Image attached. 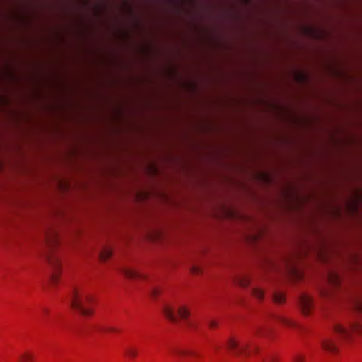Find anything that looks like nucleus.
<instances>
[{
  "instance_id": "nucleus-23",
  "label": "nucleus",
  "mask_w": 362,
  "mask_h": 362,
  "mask_svg": "<svg viewBox=\"0 0 362 362\" xmlns=\"http://www.w3.org/2000/svg\"><path fill=\"white\" fill-rule=\"evenodd\" d=\"M158 293H159V290L158 288H153L151 291V296L153 298H156L157 296V295H158Z\"/></svg>"
},
{
  "instance_id": "nucleus-21",
  "label": "nucleus",
  "mask_w": 362,
  "mask_h": 362,
  "mask_svg": "<svg viewBox=\"0 0 362 362\" xmlns=\"http://www.w3.org/2000/svg\"><path fill=\"white\" fill-rule=\"evenodd\" d=\"M268 332H269V329H267V328H259L257 330L256 334H260V335H264V334H266Z\"/></svg>"
},
{
  "instance_id": "nucleus-8",
  "label": "nucleus",
  "mask_w": 362,
  "mask_h": 362,
  "mask_svg": "<svg viewBox=\"0 0 362 362\" xmlns=\"http://www.w3.org/2000/svg\"><path fill=\"white\" fill-rule=\"evenodd\" d=\"M328 281L332 287L337 288L341 284V278L337 274L332 272L328 275Z\"/></svg>"
},
{
  "instance_id": "nucleus-11",
  "label": "nucleus",
  "mask_w": 362,
  "mask_h": 362,
  "mask_svg": "<svg viewBox=\"0 0 362 362\" xmlns=\"http://www.w3.org/2000/svg\"><path fill=\"white\" fill-rule=\"evenodd\" d=\"M124 272L125 276L130 279H136L141 277V274H140L139 272L132 269H126Z\"/></svg>"
},
{
  "instance_id": "nucleus-1",
  "label": "nucleus",
  "mask_w": 362,
  "mask_h": 362,
  "mask_svg": "<svg viewBox=\"0 0 362 362\" xmlns=\"http://www.w3.org/2000/svg\"><path fill=\"white\" fill-rule=\"evenodd\" d=\"M69 303L73 310L83 317L93 314L92 308L93 297L84 289L73 287L69 293Z\"/></svg>"
},
{
  "instance_id": "nucleus-6",
  "label": "nucleus",
  "mask_w": 362,
  "mask_h": 362,
  "mask_svg": "<svg viewBox=\"0 0 362 362\" xmlns=\"http://www.w3.org/2000/svg\"><path fill=\"white\" fill-rule=\"evenodd\" d=\"M163 313L173 322H176L178 317L187 319L189 315V312L185 307H180L176 314L174 309L168 305L163 306Z\"/></svg>"
},
{
  "instance_id": "nucleus-2",
  "label": "nucleus",
  "mask_w": 362,
  "mask_h": 362,
  "mask_svg": "<svg viewBox=\"0 0 362 362\" xmlns=\"http://www.w3.org/2000/svg\"><path fill=\"white\" fill-rule=\"evenodd\" d=\"M59 241V233L55 229H50L46 233L45 243L47 247V251L45 255V257L53 270L51 276V281L53 284L57 283L59 273V258L53 252L54 247L58 244Z\"/></svg>"
},
{
  "instance_id": "nucleus-22",
  "label": "nucleus",
  "mask_w": 362,
  "mask_h": 362,
  "mask_svg": "<svg viewBox=\"0 0 362 362\" xmlns=\"http://www.w3.org/2000/svg\"><path fill=\"white\" fill-rule=\"evenodd\" d=\"M355 307L358 311L362 312V301H361V300L356 301L355 303Z\"/></svg>"
},
{
  "instance_id": "nucleus-5",
  "label": "nucleus",
  "mask_w": 362,
  "mask_h": 362,
  "mask_svg": "<svg viewBox=\"0 0 362 362\" xmlns=\"http://www.w3.org/2000/svg\"><path fill=\"white\" fill-rule=\"evenodd\" d=\"M334 330L341 339H349L351 338L352 332H362V325L358 322H350L348 326L337 324L334 325Z\"/></svg>"
},
{
  "instance_id": "nucleus-9",
  "label": "nucleus",
  "mask_w": 362,
  "mask_h": 362,
  "mask_svg": "<svg viewBox=\"0 0 362 362\" xmlns=\"http://www.w3.org/2000/svg\"><path fill=\"white\" fill-rule=\"evenodd\" d=\"M322 346L324 349L330 351L335 352L337 350V346L333 342L332 339H327L322 341Z\"/></svg>"
},
{
  "instance_id": "nucleus-20",
  "label": "nucleus",
  "mask_w": 362,
  "mask_h": 362,
  "mask_svg": "<svg viewBox=\"0 0 362 362\" xmlns=\"http://www.w3.org/2000/svg\"><path fill=\"white\" fill-rule=\"evenodd\" d=\"M191 272L193 274H199L201 272V268L199 266L194 265L191 268Z\"/></svg>"
},
{
  "instance_id": "nucleus-24",
  "label": "nucleus",
  "mask_w": 362,
  "mask_h": 362,
  "mask_svg": "<svg viewBox=\"0 0 362 362\" xmlns=\"http://www.w3.org/2000/svg\"><path fill=\"white\" fill-rule=\"evenodd\" d=\"M269 360L270 362H276L275 358L272 356H269Z\"/></svg>"
},
{
  "instance_id": "nucleus-13",
  "label": "nucleus",
  "mask_w": 362,
  "mask_h": 362,
  "mask_svg": "<svg viewBox=\"0 0 362 362\" xmlns=\"http://www.w3.org/2000/svg\"><path fill=\"white\" fill-rule=\"evenodd\" d=\"M34 359L33 356L28 352L23 353L20 356L19 361L20 362H30Z\"/></svg>"
},
{
  "instance_id": "nucleus-14",
  "label": "nucleus",
  "mask_w": 362,
  "mask_h": 362,
  "mask_svg": "<svg viewBox=\"0 0 362 362\" xmlns=\"http://www.w3.org/2000/svg\"><path fill=\"white\" fill-rule=\"evenodd\" d=\"M125 353L127 355V356L131 358H135L138 355L137 350L135 348L130 346L126 349Z\"/></svg>"
},
{
  "instance_id": "nucleus-17",
  "label": "nucleus",
  "mask_w": 362,
  "mask_h": 362,
  "mask_svg": "<svg viewBox=\"0 0 362 362\" xmlns=\"http://www.w3.org/2000/svg\"><path fill=\"white\" fill-rule=\"evenodd\" d=\"M252 294L256 298L262 300L264 298V293L262 289L255 288L252 290Z\"/></svg>"
},
{
  "instance_id": "nucleus-12",
  "label": "nucleus",
  "mask_w": 362,
  "mask_h": 362,
  "mask_svg": "<svg viewBox=\"0 0 362 362\" xmlns=\"http://www.w3.org/2000/svg\"><path fill=\"white\" fill-rule=\"evenodd\" d=\"M235 282L242 287H247L250 284V279L246 276H240L236 278Z\"/></svg>"
},
{
  "instance_id": "nucleus-10",
  "label": "nucleus",
  "mask_w": 362,
  "mask_h": 362,
  "mask_svg": "<svg viewBox=\"0 0 362 362\" xmlns=\"http://www.w3.org/2000/svg\"><path fill=\"white\" fill-rule=\"evenodd\" d=\"M174 354L178 356H197L198 354L192 350L187 349H177L174 351Z\"/></svg>"
},
{
  "instance_id": "nucleus-3",
  "label": "nucleus",
  "mask_w": 362,
  "mask_h": 362,
  "mask_svg": "<svg viewBox=\"0 0 362 362\" xmlns=\"http://www.w3.org/2000/svg\"><path fill=\"white\" fill-rule=\"evenodd\" d=\"M226 347L237 357L247 358L252 354H257L259 351V348L254 345L252 341H239L233 337L227 340Z\"/></svg>"
},
{
  "instance_id": "nucleus-7",
  "label": "nucleus",
  "mask_w": 362,
  "mask_h": 362,
  "mask_svg": "<svg viewBox=\"0 0 362 362\" xmlns=\"http://www.w3.org/2000/svg\"><path fill=\"white\" fill-rule=\"evenodd\" d=\"M299 304L303 314L308 315L313 306V298L308 294L303 293L300 296Z\"/></svg>"
},
{
  "instance_id": "nucleus-4",
  "label": "nucleus",
  "mask_w": 362,
  "mask_h": 362,
  "mask_svg": "<svg viewBox=\"0 0 362 362\" xmlns=\"http://www.w3.org/2000/svg\"><path fill=\"white\" fill-rule=\"evenodd\" d=\"M117 0H115V155L116 154V134L117 132V122L118 117V108H117ZM116 174V163H115V175Z\"/></svg>"
},
{
  "instance_id": "nucleus-19",
  "label": "nucleus",
  "mask_w": 362,
  "mask_h": 362,
  "mask_svg": "<svg viewBox=\"0 0 362 362\" xmlns=\"http://www.w3.org/2000/svg\"><path fill=\"white\" fill-rule=\"evenodd\" d=\"M293 362H306L305 356L302 354H296L293 356Z\"/></svg>"
},
{
  "instance_id": "nucleus-25",
  "label": "nucleus",
  "mask_w": 362,
  "mask_h": 362,
  "mask_svg": "<svg viewBox=\"0 0 362 362\" xmlns=\"http://www.w3.org/2000/svg\"><path fill=\"white\" fill-rule=\"evenodd\" d=\"M215 326H216V323H215L214 322H210V327H215Z\"/></svg>"
},
{
  "instance_id": "nucleus-18",
  "label": "nucleus",
  "mask_w": 362,
  "mask_h": 362,
  "mask_svg": "<svg viewBox=\"0 0 362 362\" xmlns=\"http://www.w3.org/2000/svg\"><path fill=\"white\" fill-rule=\"evenodd\" d=\"M273 298L276 303H282L285 300V296L281 293L276 292L273 296Z\"/></svg>"
},
{
  "instance_id": "nucleus-16",
  "label": "nucleus",
  "mask_w": 362,
  "mask_h": 362,
  "mask_svg": "<svg viewBox=\"0 0 362 362\" xmlns=\"http://www.w3.org/2000/svg\"><path fill=\"white\" fill-rule=\"evenodd\" d=\"M276 320L281 322L282 324L288 326H293L294 323L290 320L289 319L286 318L283 316H276Z\"/></svg>"
},
{
  "instance_id": "nucleus-15",
  "label": "nucleus",
  "mask_w": 362,
  "mask_h": 362,
  "mask_svg": "<svg viewBox=\"0 0 362 362\" xmlns=\"http://www.w3.org/2000/svg\"><path fill=\"white\" fill-rule=\"evenodd\" d=\"M112 255V251L109 249H104L100 253V260L107 261Z\"/></svg>"
}]
</instances>
